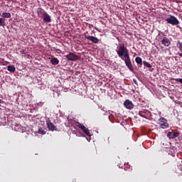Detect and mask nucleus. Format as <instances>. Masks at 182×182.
<instances>
[{"instance_id":"nucleus-21","label":"nucleus","mask_w":182,"mask_h":182,"mask_svg":"<svg viewBox=\"0 0 182 182\" xmlns=\"http://www.w3.org/2000/svg\"><path fill=\"white\" fill-rule=\"evenodd\" d=\"M178 45L179 46L180 52H182V43L180 41H178Z\"/></svg>"},{"instance_id":"nucleus-14","label":"nucleus","mask_w":182,"mask_h":182,"mask_svg":"<svg viewBox=\"0 0 182 182\" xmlns=\"http://www.w3.org/2000/svg\"><path fill=\"white\" fill-rule=\"evenodd\" d=\"M7 70H9V72H11V73H14L15 70H16V68H15L14 65H9L7 67Z\"/></svg>"},{"instance_id":"nucleus-20","label":"nucleus","mask_w":182,"mask_h":182,"mask_svg":"<svg viewBox=\"0 0 182 182\" xmlns=\"http://www.w3.org/2000/svg\"><path fill=\"white\" fill-rule=\"evenodd\" d=\"M0 26H5V18H0Z\"/></svg>"},{"instance_id":"nucleus-19","label":"nucleus","mask_w":182,"mask_h":182,"mask_svg":"<svg viewBox=\"0 0 182 182\" xmlns=\"http://www.w3.org/2000/svg\"><path fill=\"white\" fill-rule=\"evenodd\" d=\"M38 134H46V132L45 130H43V129L42 128H39L38 130Z\"/></svg>"},{"instance_id":"nucleus-23","label":"nucleus","mask_w":182,"mask_h":182,"mask_svg":"<svg viewBox=\"0 0 182 182\" xmlns=\"http://www.w3.org/2000/svg\"><path fill=\"white\" fill-rule=\"evenodd\" d=\"M134 83H135V85H137V80H136L135 79L133 80Z\"/></svg>"},{"instance_id":"nucleus-4","label":"nucleus","mask_w":182,"mask_h":182,"mask_svg":"<svg viewBox=\"0 0 182 182\" xmlns=\"http://www.w3.org/2000/svg\"><path fill=\"white\" fill-rule=\"evenodd\" d=\"M159 122H160L161 129H168V122L164 117H161L159 119Z\"/></svg>"},{"instance_id":"nucleus-2","label":"nucleus","mask_w":182,"mask_h":182,"mask_svg":"<svg viewBox=\"0 0 182 182\" xmlns=\"http://www.w3.org/2000/svg\"><path fill=\"white\" fill-rule=\"evenodd\" d=\"M165 21L167 22V23L172 25V26H177V25L180 24L178 19L171 14L168 15V17L165 19Z\"/></svg>"},{"instance_id":"nucleus-18","label":"nucleus","mask_w":182,"mask_h":182,"mask_svg":"<svg viewBox=\"0 0 182 182\" xmlns=\"http://www.w3.org/2000/svg\"><path fill=\"white\" fill-rule=\"evenodd\" d=\"M143 63H144V66H146L149 69H151L152 68L151 64L149 63L147 61H144Z\"/></svg>"},{"instance_id":"nucleus-11","label":"nucleus","mask_w":182,"mask_h":182,"mask_svg":"<svg viewBox=\"0 0 182 182\" xmlns=\"http://www.w3.org/2000/svg\"><path fill=\"white\" fill-rule=\"evenodd\" d=\"M43 21L47 22V23L52 22V18H50V16L48 15V13H46V15L43 16Z\"/></svg>"},{"instance_id":"nucleus-15","label":"nucleus","mask_w":182,"mask_h":182,"mask_svg":"<svg viewBox=\"0 0 182 182\" xmlns=\"http://www.w3.org/2000/svg\"><path fill=\"white\" fill-rule=\"evenodd\" d=\"M135 62L137 63V65H140L141 66L143 65V60H141V58L140 57H136L135 58Z\"/></svg>"},{"instance_id":"nucleus-12","label":"nucleus","mask_w":182,"mask_h":182,"mask_svg":"<svg viewBox=\"0 0 182 182\" xmlns=\"http://www.w3.org/2000/svg\"><path fill=\"white\" fill-rule=\"evenodd\" d=\"M48 12H46V11L43 10V9H38L37 10V14L38 15V16H44L46 15V14H47Z\"/></svg>"},{"instance_id":"nucleus-10","label":"nucleus","mask_w":182,"mask_h":182,"mask_svg":"<svg viewBox=\"0 0 182 182\" xmlns=\"http://www.w3.org/2000/svg\"><path fill=\"white\" fill-rule=\"evenodd\" d=\"M161 42L162 45H164L167 47L170 46V45L171 44L170 39H168L167 37H164Z\"/></svg>"},{"instance_id":"nucleus-17","label":"nucleus","mask_w":182,"mask_h":182,"mask_svg":"<svg viewBox=\"0 0 182 182\" xmlns=\"http://www.w3.org/2000/svg\"><path fill=\"white\" fill-rule=\"evenodd\" d=\"M139 115L141 117H144V119H146V110L139 111Z\"/></svg>"},{"instance_id":"nucleus-9","label":"nucleus","mask_w":182,"mask_h":182,"mask_svg":"<svg viewBox=\"0 0 182 182\" xmlns=\"http://www.w3.org/2000/svg\"><path fill=\"white\" fill-rule=\"evenodd\" d=\"M178 136H180V133L175 132H169L167 134V137H168V139H176V137H178Z\"/></svg>"},{"instance_id":"nucleus-8","label":"nucleus","mask_w":182,"mask_h":182,"mask_svg":"<svg viewBox=\"0 0 182 182\" xmlns=\"http://www.w3.org/2000/svg\"><path fill=\"white\" fill-rule=\"evenodd\" d=\"M85 39H87V41H91L92 43H99V38L97 37H95L93 36H85Z\"/></svg>"},{"instance_id":"nucleus-16","label":"nucleus","mask_w":182,"mask_h":182,"mask_svg":"<svg viewBox=\"0 0 182 182\" xmlns=\"http://www.w3.org/2000/svg\"><path fill=\"white\" fill-rule=\"evenodd\" d=\"M1 16L3 18L5 19V18H11V13L5 12L1 14Z\"/></svg>"},{"instance_id":"nucleus-1","label":"nucleus","mask_w":182,"mask_h":182,"mask_svg":"<svg viewBox=\"0 0 182 182\" xmlns=\"http://www.w3.org/2000/svg\"><path fill=\"white\" fill-rule=\"evenodd\" d=\"M116 52L119 58L125 62L127 68H128L131 72H133L134 70V68H133V65H132V60H130V55H129V50L126 46H124V43H119L118 50H116Z\"/></svg>"},{"instance_id":"nucleus-25","label":"nucleus","mask_w":182,"mask_h":182,"mask_svg":"<svg viewBox=\"0 0 182 182\" xmlns=\"http://www.w3.org/2000/svg\"><path fill=\"white\" fill-rule=\"evenodd\" d=\"M161 35H163L164 36V33H161Z\"/></svg>"},{"instance_id":"nucleus-5","label":"nucleus","mask_w":182,"mask_h":182,"mask_svg":"<svg viewBox=\"0 0 182 182\" xmlns=\"http://www.w3.org/2000/svg\"><path fill=\"white\" fill-rule=\"evenodd\" d=\"M46 124L50 132H58V127H56L52 122L46 121Z\"/></svg>"},{"instance_id":"nucleus-22","label":"nucleus","mask_w":182,"mask_h":182,"mask_svg":"<svg viewBox=\"0 0 182 182\" xmlns=\"http://www.w3.org/2000/svg\"><path fill=\"white\" fill-rule=\"evenodd\" d=\"M174 80L175 82H179L182 85V78H175Z\"/></svg>"},{"instance_id":"nucleus-6","label":"nucleus","mask_w":182,"mask_h":182,"mask_svg":"<svg viewBox=\"0 0 182 182\" xmlns=\"http://www.w3.org/2000/svg\"><path fill=\"white\" fill-rule=\"evenodd\" d=\"M65 58L68 59V60L75 62V60H77L79 59V55L73 53H69L68 55H65Z\"/></svg>"},{"instance_id":"nucleus-7","label":"nucleus","mask_w":182,"mask_h":182,"mask_svg":"<svg viewBox=\"0 0 182 182\" xmlns=\"http://www.w3.org/2000/svg\"><path fill=\"white\" fill-rule=\"evenodd\" d=\"M124 106L126 107V109H128L129 110H132L133 107H134V105H133V102L130 101L129 100H127L124 102Z\"/></svg>"},{"instance_id":"nucleus-24","label":"nucleus","mask_w":182,"mask_h":182,"mask_svg":"<svg viewBox=\"0 0 182 182\" xmlns=\"http://www.w3.org/2000/svg\"><path fill=\"white\" fill-rule=\"evenodd\" d=\"M179 56H181V58H182V52L181 53H179Z\"/></svg>"},{"instance_id":"nucleus-26","label":"nucleus","mask_w":182,"mask_h":182,"mask_svg":"<svg viewBox=\"0 0 182 182\" xmlns=\"http://www.w3.org/2000/svg\"><path fill=\"white\" fill-rule=\"evenodd\" d=\"M0 16H1V14H0Z\"/></svg>"},{"instance_id":"nucleus-3","label":"nucleus","mask_w":182,"mask_h":182,"mask_svg":"<svg viewBox=\"0 0 182 182\" xmlns=\"http://www.w3.org/2000/svg\"><path fill=\"white\" fill-rule=\"evenodd\" d=\"M76 127H79V129H82V132L89 137H90V136H92V134H90V131L89 130V129L86 128V127H85V125L80 124V122H76L75 123Z\"/></svg>"},{"instance_id":"nucleus-13","label":"nucleus","mask_w":182,"mask_h":182,"mask_svg":"<svg viewBox=\"0 0 182 182\" xmlns=\"http://www.w3.org/2000/svg\"><path fill=\"white\" fill-rule=\"evenodd\" d=\"M50 63L54 66H56V65H59V60L56 58H53L50 60Z\"/></svg>"}]
</instances>
